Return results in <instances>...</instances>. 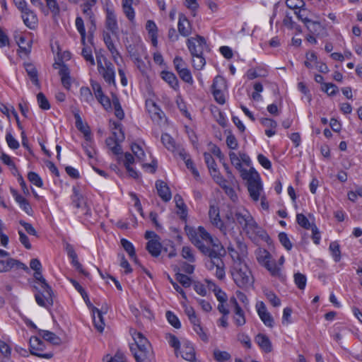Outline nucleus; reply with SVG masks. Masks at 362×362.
I'll use <instances>...</instances> for the list:
<instances>
[{
    "mask_svg": "<svg viewBox=\"0 0 362 362\" xmlns=\"http://www.w3.org/2000/svg\"><path fill=\"white\" fill-rule=\"evenodd\" d=\"M235 255H235L231 254L234 259L230 270L231 276L236 286L246 291L253 287L255 279L246 263L241 260L238 253L235 252Z\"/></svg>",
    "mask_w": 362,
    "mask_h": 362,
    "instance_id": "obj_1",
    "label": "nucleus"
},
{
    "mask_svg": "<svg viewBox=\"0 0 362 362\" xmlns=\"http://www.w3.org/2000/svg\"><path fill=\"white\" fill-rule=\"evenodd\" d=\"M199 237L192 243L204 255H209L214 251L222 250L224 247L217 238H214L204 227L198 228Z\"/></svg>",
    "mask_w": 362,
    "mask_h": 362,
    "instance_id": "obj_2",
    "label": "nucleus"
},
{
    "mask_svg": "<svg viewBox=\"0 0 362 362\" xmlns=\"http://www.w3.org/2000/svg\"><path fill=\"white\" fill-rule=\"evenodd\" d=\"M235 223L248 235L259 234L260 228L251 215L245 209H235Z\"/></svg>",
    "mask_w": 362,
    "mask_h": 362,
    "instance_id": "obj_3",
    "label": "nucleus"
},
{
    "mask_svg": "<svg viewBox=\"0 0 362 362\" xmlns=\"http://www.w3.org/2000/svg\"><path fill=\"white\" fill-rule=\"evenodd\" d=\"M226 250H218L209 253L206 256L209 258L206 262V267L209 270L216 269L215 275L218 279H223L225 277V264L222 257L225 255Z\"/></svg>",
    "mask_w": 362,
    "mask_h": 362,
    "instance_id": "obj_4",
    "label": "nucleus"
},
{
    "mask_svg": "<svg viewBox=\"0 0 362 362\" xmlns=\"http://www.w3.org/2000/svg\"><path fill=\"white\" fill-rule=\"evenodd\" d=\"M247 180V189L251 198L257 201L259 198L260 192L262 189L259 174L252 170L244 177Z\"/></svg>",
    "mask_w": 362,
    "mask_h": 362,
    "instance_id": "obj_5",
    "label": "nucleus"
},
{
    "mask_svg": "<svg viewBox=\"0 0 362 362\" xmlns=\"http://www.w3.org/2000/svg\"><path fill=\"white\" fill-rule=\"evenodd\" d=\"M187 45L191 55L203 54L204 49H208L205 38L199 35L194 37L188 38Z\"/></svg>",
    "mask_w": 362,
    "mask_h": 362,
    "instance_id": "obj_6",
    "label": "nucleus"
},
{
    "mask_svg": "<svg viewBox=\"0 0 362 362\" xmlns=\"http://www.w3.org/2000/svg\"><path fill=\"white\" fill-rule=\"evenodd\" d=\"M73 194L71 197L73 205L77 209H81L83 214L90 216V209L87 206L83 196L81 194L79 187L74 186L72 188Z\"/></svg>",
    "mask_w": 362,
    "mask_h": 362,
    "instance_id": "obj_7",
    "label": "nucleus"
},
{
    "mask_svg": "<svg viewBox=\"0 0 362 362\" xmlns=\"http://www.w3.org/2000/svg\"><path fill=\"white\" fill-rule=\"evenodd\" d=\"M209 216L212 225L218 228L223 234H226L227 225H225L224 221L221 218L218 206L214 205L210 206Z\"/></svg>",
    "mask_w": 362,
    "mask_h": 362,
    "instance_id": "obj_8",
    "label": "nucleus"
},
{
    "mask_svg": "<svg viewBox=\"0 0 362 362\" xmlns=\"http://www.w3.org/2000/svg\"><path fill=\"white\" fill-rule=\"evenodd\" d=\"M130 351L136 362H151L153 359L151 347L135 350L134 346H130Z\"/></svg>",
    "mask_w": 362,
    "mask_h": 362,
    "instance_id": "obj_9",
    "label": "nucleus"
},
{
    "mask_svg": "<svg viewBox=\"0 0 362 362\" xmlns=\"http://www.w3.org/2000/svg\"><path fill=\"white\" fill-rule=\"evenodd\" d=\"M256 310L257 312V314L261 319V320L263 322V323L269 327H274V318L270 314V313L268 312L267 308L262 301H258L256 303Z\"/></svg>",
    "mask_w": 362,
    "mask_h": 362,
    "instance_id": "obj_10",
    "label": "nucleus"
},
{
    "mask_svg": "<svg viewBox=\"0 0 362 362\" xmlns=\"http://www.w3.org/2000/svg\"><path fill=\"white\" fill-rule=\"evenodd\" d=\"M13 268L21 269L25 272L29 271L28 267L19 260L13 258L0 260V272H7Z\"/></svg>",
    "mask_w": 362,
    "mask_h": 362,
    "instance_id": "obj_11",
    "label": "nucleus"
},
{
    "mask_svg": "<svg viewBox=\"0 0 362 362\" xmlns=\"http://www.w3.org/2000/svg\"><path fill=\"white\" fill-rule=\"evenodd\" d=\"M41 289H43L47 293V296H45L43 298L42 292L39 291L35 296V300L40 306L48 308L53 305V291L50 286H49V288H41Z\"/></svg>",
    "mask_w": 362,
    "mask_h": 362,
    "instance_id": "obj_12",
    "label": "nucleus"
},
{
    "mask_svg": "<svg viewBox=\"0 0 362 362\" xmlns=\"http://www.w3.org/2000/svg\"><path fill=\"white\" fill-rule=\"evenodd\" d=\"M130 334L134 341V343L131 344L129 347L134 346L135 350L151 347L148 340L142 333L137 332L135 329H131Z\"/></svg>",
    "mask_w": 362,
    "mask_h": 362,
    "instance_id": "obj_13",
    "label": "nucleus"
},
{
    "mask_svg": "<svg viewBox=\"0 0 362 362\" xmlns=\"http://www.w3.org/2000/svg\"><path fill=\"white\" fill-rule=\"evenodd\" d=\"M177 29L179 34L183 37H188L192 33V25L183 13L179 14Z\"/></svg>",
    "mask_w": 362,
    "mask_h": 362,
    "instance_id": "obj_14",
    "label": "nucleus"
},
{
    "mask_svg": "<svg viewBox=\"0 0 362 362\" xmlns=\"http://www.w3.org/2000/svg\"><path fill=\"white\" fill-rule=\"evenodd\" d=\"M98 71L103 75V78L107 83L115 84V67L111 62H105V66H103V68H100V70H98Z\"/></svg>",
    "mask_w": 362,
    "mask_h": 362,
    "instance_id": "obj_15",
    "label": "nucleus"
},
{
    "mask_svg": "<svg viewBox=\"0 0 362 362\" xmlns=\"http://www.w3.org/2000/svg\"><path fill=\"white\" fill-rule=\"evenodd\" d=\"M105 26L113 35L118 33V24L115 11L107 8L106 11Z\"/></svg>",
    "mask_w": 362,
    "mask_h": 362,
    "instance_id": "obj_16",
    "label": "nucleus"
},
{
    "mask_svg": "<svg viewBox=\"0 0 362 362\" xmlns=\"http://www.w3.org/2000/svg\"><path fill=\"white\" fill-rule=\"evenodd\" d=\"M113 129H119V135H117L116 132H113L112 134L113 136L108 137L106 141V145L111 149V147H112L115 144L119 143L123 141L124 139V134L122 129V124L119 122H114L113 123Z\"/></svg>",
    "mask_w": 362,
    "mask_h": 362,
    "instance_id": "obj_17",
    "label": "nucleus"
},
{
    "mask_svg": "<svg viewBox=\"0 0 362 362\" xmlns=\"http://www.w3.org/2000/svg\"><path fill=\"white\" fill-rule=\"evenodd\" d=\"M156 188L158 196L164 202H168L172 197V194L168 185L163 180H157L156 182Z\"/></svg>",
    "mask_w": 362,
    "mask_h": 362,
    "instance_id": "obj_18",
    "label": "nucleus"
},
{
    "mask_svg": "<svg viewBox=\"0 0 362 362\" xmlns=\"http://www.w3.org/2000/svg\"><path fill=\"white\" fill-rule=\"evenodd\" d=\"M23 66L31 82L38 88H40L38 71L34 64L32 63H24Z\"/></svg>",
    "mask_w": 362,
    "mask_h": 362,
    "instance_id": "obj_19",
    "label": "nucleus"
},
{
    "mask_svg": "<svg viewBox=\"0 0 362 362\" xmlns=\"http://www.w3.org/2000/svg\"><path fill=\"white\" fill-rule=\"evenodd\" d=\"M146 106L151 119L158 123L161 122L164 116V113L160 107L154 102H150L149 103H147Z\"/></svg>",
    "mask_w": 362,
    "mask_h": 362,
    "instance_id": "obj_20",
    "label": "nucleus"
},
{
    "mask_svg": "<svg viewBox=\"0 0 362 362\" xmlns=\"http://www.w3.org/2000/svg\"><path fill=\"white\" fill-rule=\"evenodd\" d=\"M146 247L153 257H157L160 254L162 245L160 243V239H152L148 240Z\"/></svg>",
    "mask_w": 362,
    "mask_h": 362,
    "instance_id": "obj_21",
    "label": "nucleus"
},
{
    "mask_svg": "<svg viewBox=\"0 0 362 362\" xmlns=\"http://www.w3.org/2000/svg\"><path fill=\"white\" fill-rule=\"evenodd\" d=\"M255 341L264 352L269 353L272 351V343L269 337L265 334H258L255 337Z\"/></svg>",
    "mask_w": 362,
    "mask_h": 362,
    "instance_id": "obj_22",
    "label": "nucleus"
},
{
    "mask_svg": "<svg viewBox=\"0 0 362 362\" xmlns=\"http://www.w3.org/2000/svg\"><path fill=\"white\" fill-rule=\"evenodd\" d=\"M261 124L267 127V129L265 130V134L268 137H272L276 134V128L277 127V122L270 118H262L260 119Z\"/></svg>",
    "mask_w": 362,
    "mask_h": 362,
    "instance_id": "obj_23",
    "label": "nucleus"
},
{
    "mask_svg": "<svg viewBox=\"0 0 362 362\" xmlns=\"http://www.w3.org/2000/svg\"><path fill=\"white\" fill-rule=\"evenodd\" d=\"M161 78L167 82L171 88L174 90H177L179 88V83L176 76L170 71H163L161 72Z\"/></svg>",
    "mask_w": 362,
    "mask_h": 362,
    "instance_id": "obj_24",
    "label": "nucleus"
},
{
    "mask_svg": "<svg viewBox=\"0 0 362 362\" xmlns=\"http://www.w3.org/2000/svg\"><path fill=\"white\" fill-rule=\"evenodd\" d=\"M39 334L42 339H44L45 341H49L52 344L59 345L62 344V339L52 332L47 330H40Z\"/></svg>",
    "mask_w": 362,
    "mask_h": 362,
    "instance_id": "obj_25",
    "label": "nucleus"
},
{
    "mask_svg": "<svg viewBox=\"0 0 362 362\" xmlns=\"http://www.w3.org/2000/svg\"><path fill=\"white\" fill-rule=\"evenodd\" d=\"M209 284L210 288H211L216 296L217 300L219 303H226L227 301V295L226 293L221 289L218 286H216L214 283L211 281H206Z\"/></svg>",
    "mask_w": 362,
    "mask_h": 362,
    "instance_id": "obj_26",
    "label": "nucleus"
},
{
    "mask_svg": "<svg viewBox=\"0 0 362 362\" xmlns=\"http://www.w3.org/2000/svg\"><path fill=\"white\" fill-rule=\"evenodd\" d=\"M22 14L24 24L30 29L33 28L37 22V18L34 11L31 10V13H22Z\"/></svg>",
    "mask_w": 362,
    "mask_h": 362,
    "instance_id": "obj_27",
    "label": "nucleus"
},
{
    "mask_svg": "<svg viewBox=\"0 0 362 362\" xmlns=\"http://www.w3.org/2000/svg\"><path fill=\"white\" fill-rule=\"evenodd\" d=\"M30 352L32 354L33 352H37L38 351H42L45 345L44 342L38 337H33L30 339Z\"/></svg>",
    "mask_w": 362,
    "mask_h": 362,
    "instance_id": "obj_28",
    "label": "nucleus"
},
{
    "mask_svg": "<svg viewBox=\"0 0 362 362\" xmlns=\"http://www.w3.org/2000/svg\"><path fill=\"white\" fill-rule=\"evenodd\" d=\"M204 157L205 163L208 168L209 169L211 174L215 178L216 177V173H218V172L216 170V164L214 158L209 153H204Z\"/></svg>",
    "mask_w": 362,
    "mask_h": 362,
    "instance_id": "obj_29",
    "label": "nucleus"
},
{
    "mask_svg": "<svg viewBox=\"0 0 362 362\" xmlns=\"http://www.w3.org/2000/svg\"><path fill=\"white\" fill-rule=\"evenodd\" d=\"M182 353V357L184 359L189 361H193L195 360L194 349L189 343H187L184 345V348Z\"/></svg>",
    "mask_w": 362,
    "mask_h": 362,
    "instance_id": "obj_30",
    "label": "nucleus"
},
{
    "mask_svg": "<svg viewBox=\"0 0 362 362\" xmlns=\"http://www.w3.org/2000/svg\"><path fill=\"white\" fill-rule=\"evenodd\" d=\"M97 313V317H93V322L95 328L102 332L104 329L105 323L103 322V313L99 309L94 308L93 313Z\"/></svg>",
    "mask_w": 362,
    "mask_h": 362,
    "instance_id": "obj_31",
    "label": "nucleus"
},
{
    "mask_svg": "<svg viewBox=\"0 0 362 362\" xmlns=\"http://www.w3.org/2000/svg\"><path fill=\"white\" fill-rule=\"evenodd\" d=\"M112 102L115 108V115L119 119L122 120L124 117V112L122 108L119 98L115 94H112Z\"/></svg>",
    "mask_w": 362,
    "mask_h": 362,
    "instance_id": "obj_32",
    "label": "nucleus"
},
{
    "mask_svg": "<svg viewBox=\"0 0 362 362\" xmlns=\"http://www.w3.org/2000/svg\"><path fill=\"white\" fill-rule=\"evenodd\" d=\"M263 293L269 303L274 307H279L281 305V300L272 291L267 288L263 289Z\"/></svg>",
    "mask_w": 362,
    "mask_h": 362,
    "instance_id": "obj_33",
    "label": "nucleus"
},
{
    "mask_svg": "<svg viewBox=\"0 0 362 362\" xmlns=\"http://www.w3.org/2000/svg\"><path fill=\"white\" fill-rule=\"evenodd\" d=\"M234 316L233 320L237 326H243L245 324L246 320L245 317V313L241 308V307H238L236 309H234Z\"/></svg>",
    "mask_w": 362,
    "mask_h": 362,
    "instance_id": "obj_34",
    "label": "nucleus"
},
{
    "mask_svg": "<svg viewBox=\"0 0 362 362\" xmlns=\"http://www.w3.org/2000/svg\"><path fill=\"white\" fill-rule=\"evenodd\" d=\"M161 141L168 150L174 151L176 149L175 142L168 134L165 133L162 134Z\"/></svg>",
    "mask_w": 362,
    "mask_h": 362,
    "instance_id": "obj_35",
    "label": "nucleus"
},
{
    "mask_svg": "<svg viewBox=\"0 0 362 362\" xmlns=\"http://www.w3.org/2000/svg\"><path fill=\"white\" fill-rule=\"evenodd\" d=\"M264 267L274 276H279L280 275V267L277 266L274 260L266 259Z\"/></svg>",
    "mask_w": 362,
    "mask_h": 362,
    "instance_id": "obj_36",
    "label": "nucleus"
},
{
    "mask_svg": "<svg viewBox=\"0 0 362 362\" xmlns=\"http://www.w3.org/2000/svg\"><path fill=\"white\" fill-rule=\"evenodd\" d=\"M81 100L88 104H91L93 100V95L90 89L88 87H81L80 88Z\"/></svg>",
    "mask_w": 362,
    "mask_h": 362,
    "instance_id": "obj_37",
    "label": "nucleus"
},
{
    "mask_svg": "<svg viewBox=\"0 0 362 362\" xmlns=\"http://www.w3.org/2000/svg\"><path fill=\"white\" fill-rule=\"evenodd\" d=\"M121 244L124 250L129 254V257L132 259L136 260L135 249L132 243H130L129 240L122 238L121 240Z\"/></svg>",
    "mask_w": 362,
    "mask_h": 362,
    "instance_id": "obj_38",
    "label": "nucleus"
},
{
    "mask_svg": "<svg viewBox=\"0 0 362 362\" xmlns=\"http://www.w3.org/2000/svg\"><path fill=\"white\" fill-rule=\"evenodd\" d=\"M235 211L232 208H229L228 210L226 212L223 218H225V225H227V230L229 228H233V224L235 223Z\"/></svg>",
    "mask_w": 362,
    "mask_h": 362,
    "instance_id": "obj_39",
    "label": "nucleus"
},
{
    "mask_svg": "<svg viewBox=\"0 0 362 362\" xmlns=\"http://www.w3.org/2000/svg\"><path fill=\"white\" fill-rule=\"evenodd\" d=\"M213 354L214 359L218 362H225L226 361H228L231 358L230 354L225 351L215 349Z\"/></svg>",
    "mask_w": 362,
    "mask_h": 362,
    "instance_id": "obj_40",
    "label": "nucleus"
},
{
    "mask_svg": "<svg viewBox=\"0 0 362 362\" xmlns=\"http://www.w3.org/2000/svg\"><path fill=\"white\" fill-rule=\"evenodd\" d=\"M97 3V0H86L81 6L83 7V13L86 16V17L92 18V13H93L92 11V7L94 6Z\"/></svg>",
    "mask_w": 362,
    "mask_h": 362,
    "instance_id": "obj_41",
    "label": "nucleus"
},
{
    "mask_svg": "<svg viewBox=\"0 0 362 362\" xmlns=\"http://www.w3.org/2000/svg\"><path fill=\"white\" fill-rule=\"evenodd\" d=\"M182 257L187 260L189 262H195V256L194 255L192 249L189 246L182 247L181 252Z\"/></svg>",
    "mask_w": 362,
    "mask_h": 362,
    "instance_id": "obj_42",
    "label": "nucleus"
},
{
    "mask_svg": "<svg viewBox=\"0 0 362 362\" xmlns=\"http://www.w3.org/2000/svg\"><path fill=\"white\" fill-rule=\"evenodd\" d=\"M329 250L332 252V255L336 262H338L341 259V251L339 245L337 242H332L329 244Z\"/></svg>",
    "mask_w": 362,
    "mask_h": 362,
    "instance_id": "obj_43",
    "label": "nucleus"
},
{
    "mask_svg": "<svg viewBox=\"0 0 362 362\" xmlns=\"http://www.w3.org/2000/svg\"><path fill=\"white\" fill-rule=\"evenodd\" d=\"M192 65L194 69L201 70L203 69L206 64V61L203 54L192 55Z\"/></svg>",
    "mask_w": 362,
    "mask_h": 362,
    "instance_id": "obj_44",
    "label": "nucleus"
},
{
    "mask_svg": "<svg viewBox=\"0 0 362 362\" xmlns=\"http://www.w3.org/2000/svg\"><path fill=\"white\" fill-rule=\"evenodd\" d=\"M294 281L299 289L303 290L306 286L307 279L304 274L296 273L294 274Z\"/></svg>",
    "mask_w": 362,
    "mask_h": 362,
    "instance_id": "obj_45",
    "label": "nucleus"
},
{
    "mask_svg": "<svg viewBox=\"0 0 362 362\" xmlns=\"http://www.w3.org/2000/svg\"><path fill=\"white\" fill-rule=\"evenodd\" d=\"M296 221L299 226L305 229H310L312 228L311 224L308 218L303 214H298L296 215Z\"/></svg>",
    "mask_w": 362,
    "mask_h": 362,
    "instance_id": "obj_46",
    "label": "nucleus"
},
{
    "mask_svg": "<svg viewBox=\"0 0 362 362\" xmlns=\"http://www.w3.org/2000/svg\"><path fill=\"white\" fill-rule=\"evenodd\" d=\"M166 318L168 322L175 328L180 329L181 327V323L178 317L173 312L167 311Z\"/></svg>",
    "mask_w": 362,
    "mask_h": 362,
    "instance_id": "obj_47",
    "label": "nucleus"
},
{
    "mask_svg": "<svg viewBox=\"0 0 362 362\" xmlns=\"http://www.w3.org/2000/svg\"><path fill=\"white\" fill-rule=\"evenodd\" d=\"M28 180L38 187H42L43 182L39 175L35 172H29L28 174Z\"/></svg>",
    "mask_w": 362,
    "mask_h": 362,
    "instance_id": "obj_48",
    "label": "nucleus"
},
{
    "mask_svg": "<svg viewBox=\"0 0 362 362\" xmlns=\"http://www.w3.org/2000/svg\"><path fill=\"white\" fill-rule=\"evenodd\" d=\"M165 339L169 344L175 349V353L180 348V342L177 337L172 334H166Z\"/></svg>",
    "mask_w": 362,
    "mask_h": 362,
    "instance_id": "obj_49",
    "label": "nucleus"
},
{
    "mask_svg": "<svg viewBox=\"0 0 362 362\" xmlns=\"http://www.w3.org/2000/svg\"><path fill=\"white\" fill-rule=\"evenodd\" d=\"M47 10H49L54 16H57L60 12L59 6L57 0H45Z\"/></svg>",
    "mask_w": 362,
    "mask_h": 362,
    "instance_id": "obj_50",
    "label": "nucleus"
},
{
    "mask_svg": "<svg viewBox=\"0 0 362 362\" xmlns=\"http://www.w3.org/2000/svg\"><path fill=\"white\" fill-rule=\"evenodd\" d=\"M305 25L308 30L313 34L318 33L322 29V25L320 22L314 21L310 19H309V22H307Z\"/></svg>",
    "mask_w": 362,
    "mask_h": 362,
    "instance_id": "obj_51",
    "label": "nucleus"
},
{
    "mask_svg": "<svg viewBox=\"0 0 362 362\" xmlns=\"http://www.w3.org/2000/svg\"><path fill=\"white\" fill-rule=\"evenodd\" d=\"M37 100L39 105V107L45 110H49L50 108V105L45 97V95L42 93H39L37 95Z\"/></svg>",
    "mask_w": 362,
    "mask_h": 362,
    "instance_id": "obj_52",
    "label": "nucleus"
},
{
    "mask_svg": "<svg viewBox=\"0 0 362 362\" xmlns=\"http://www.w3.org/2000/svg\"><path fill=\"white\" fill-rule=\"evenodd\" d=\"M131 149H132L133 153L134 154V156L136 157V158L139 160H140V161L144 160L145 153L139 145H138L136 144H133L131 146Z\"/></svg>",
    "mask_w": 362,
    "mask_h": 362,
    "instance_id": "obj_53",
    "label": "nucleus"
},
{
    "mask_svg": "<svg viewBox=\"0 0 362 362\" xmlns=\"http://www.w3.org/2000/svg\"><path fill=\"white\" fill-rule=\"evenodd\" d=\"M180 156L182 158V159L185 160L186 166L187 168L191 169L192 173L195 176H198L199 173L198 171L194 168L193 166V162L190 158H187V155L185 151H182L180 152Z\"/></svg>",
    "mask_w": 362,
    "mask_h": 362,
    "instance_id": "obj_54",
    "label": "nucleus"
},
{
    "mask_svg": "<svg viewBox=\"0 0 362 362\" xmlns=\"http://www.w3.org/2000/svg\"><path fill=\"white\" fill-rule=\"evenodd\" d=\"M174 199H175L177 208H178L181 211L182 216H186L187 215V207H186V205H185L182 197L180 194H177L175 195Z\"/></svg>",
    "mask_w": 362,
    "mask_h": 362,
    "instance_id": "obj_55",
    "label": "nucleus"
},
{
    "mask_svg": "<svg viewBox=\"0 0 362 362\" xmlns=\"http://www.w3.org/2000/svg\"><path fill=\"white\" fill-rule=\"evenodd\" d=\"M279 240L281 245L287 250H291L293 245L291 243L287 234L286 233L281 232L279 234Z\"/></svg>",
    "mask_w": 362,
    "mask_h": 362,
    "instance_id": "obj_56",
    "label": "nucleus"
},
{
    "mask_svg": "<svg viewBox=\"0 0 362 362\" xmlns=\"http://www.w3.org/2000/svg\"><path fill=\"white\" fill-rule=\"evenodd\" d=\"M175 276L176 280L184 287L187 288L190 286L192 280L189 276L181 273H177Z\"/></svg>",
    "mask_w": 362,
    "mask_h": 362,
    "instance_id": "obj_57",
    "label": "nucleus"
},
{
    "mask_svg": "<svg viewBox=\"0 0 362 362\" xmlns=\"http://www.w3.org/2000/svg\"><path fill=\"white\" fill-rule=\"evenodd\" d=\"M13 4L21 13H31L25 0H13Z\"/></svg>",
    "mask_w": 362,
    "mask_h": 362,
    "instance_id": "obj_58",
    "label": "nucleus"
},
{
    "mask_svg": "<svg viewBox=\"0 0 362 362\" xmlns=\"http://www.w3.org/2000/svg\"><path fill=\"white\" fill-rule=\"evenodd\" d=\"M226 87V82L222 76H217L214 78L213 84L211 86L212 90L219 89L222 90Z\"/></svg>",
    "mask_w": 362,
    "mask_h": 362,
    "instance_id": "obj_59",
    "label": "nucleus"
},
{
    "mask_svg": "<svg viewBox=\"0 0 362 362\" xmlns=\"http://www.w3.org/2000/svg\"><path fill=\"white\" fill-rule=\"evenodd\" d=\"M180 77L182 80H183L185 82L192 84L193 83V79L192 77L191 72L189 69L185 68V69L180 70L178 73Z\"/></svg>",
    "mask_w": 362,
    "mask_h": 362,
    "instance_id": "obj_60",
    "label": "nucleus"
},
{
    "mask_svg": "<svg viewBox=\"0 0 362 362\" xmlns=\"http://www.w3.org/2000/svg\"><path fill=\"white\" fill-rule=\"evenodd\" d=\"M103 40L110 53H116V47L112 42L110 35L109 33L104 34Z\"/></svg>",
    "mask_w": 362,
    "mask_h": 362,
    "instance_id": "obj_61",
    "label": "nucleus"
},
{
    "mask_svg": "<svg viewBox=\"0 0 362 362\" xmlns=\"http://www.w3.org/2000/svg\"><path fill=\"white\" fill-rule=\"evenodd\" d=\"M34 278L40 284L41 288H49V285L47 283L45 279L43 277L42 270L35 271Z\"/></svg>",
    "mask_w": 362,
    "mask_h": 362,
    "instance_id": "obj_62",
    "label": "nucleus"
},
{
    "mask_svg": "<svg viewBox=\"0 0 362 362\" xmlns=\"http://www.w3.org/2000/svg\"><path fill=\"white\" fill-rule=\"evenodd\" d=\"M286 5L291 9H298L305 6V3L303 0H286Z\"/></svg>",
    "mask_w": 362,
    "mask_h": 362,
    "instance_id": "obj_63",
    "label": "nucleus"
},
{
    "mask_svg": "<svg viewBox=\"0 0 362 362\" xmlns=\"http://www.w3.org/2000/svg\"><path fill=\"white\" fill-rule=\"evenodd\" d=\"M6 141L8 144V146L12 149H17L20 146L18 141L12 136L11 133L6 134Z\"/></svg>",
    "mask_w": 362,
    "mask_h": 362,
    "instance_id": "obj_64",
    "label": "nucleus"
}]
</instances>
